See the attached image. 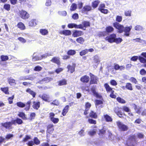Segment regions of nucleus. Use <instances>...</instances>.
Listing matches in <instances>:
<instances>
[{
    "label": "nucleus",
    "instance_id": "1",
    "mask_svg": "<svg viewBox=\"0 0 146 146\" xmlns=\"http://www.w3.org/2000/svg\"><path fill=\"white\" fill-rule=\"evenodd\" d=\"M23 123V121L21 119L17 117L15 119H12L11 121L6 122L4 123H1V125L5 129L10 130L13 129L12 125H16V124L20 125Z\"/></svg>",
    "mask_w": 146,
    "mask_h": 146
},
{
    "label": "nucleus",
    "instance_id": "2",
    "mask_svg": "<svg viewBox=\"0 0 146 146\" xmlns=\"http://www.w3.org/2000/svg\"><path fill=\"white\" fill-rule=\"evenodd\" d=\"M113 26L118 31L119 33H121L124 32V35L126 36H128L129 35V32L131 28V26L126 27L124 28L123 25H121L117 22H114L113 23Z\"/></svg>",
    "mask_w": 146,
    "mask_h": 146
},
{
    "label": "nucleus",
    "instance_id": "3",
    "mask_svg": "<svg viewBox=\"0 0 146 146\" xmlns=\"http://www.w3.org/2000/svg\"><path fill=\"white\" fill-rule=\"evenodd\" d=\"M137 144L136 135H130L129 137L126 142L127 146H135Z\"/></svg>",
    "mask_w": 146,
    "mask_h": 146
},
{
    "label": "nucleus",
    "instance_id": "4",
    "mask_svg": "<svg viewBox=\"0 0 146 146\" xmlns=\"http://www.w3.org/2000/svg\"><path fill=\"white\" fill-rule=\"evenodd\" d=\"M139 59L140 62L143 64H144L141 65L142 67L146 68V59L141 56H134L131 58V60L133 61H136L138 59Z\"/></svg>",
    "mask_w": 146,
    "mask_h": 146
},
{
    "label": "nucleus",
    "instance_id": "5",
    "mask_svg": "<svg viewBox=\"0 0 146 146\" xmlns=\"http://www.w3.org/2000/svg\"><path fill=\"white\" fill-rule=\"evenodd\" d=\"M19 16L22 19L25 20L29 17V14L26 11L21 10L19 12Z\"/></svg>",
    "mask_w": 146,
    "mask_h": 146
},
{
    "label": "nucleus",
    "instance_id": "6",
    "mask_svg": "<svg viewBox=\"0 0 146 146\" xmlns=\"http://www.w3.org/2000/svg\"><path fill=\"white\" fill-rule=\"evenodd\" d=\"M89 75L90 78V84L91 85L97 84L98 81V77L91 73H89Z\"/></svg>",
    "mask_w": 146,
    "mask_h": 146
},
{
    "label": "nucleus",
    "instance_id": "7",
    "mask_svg": "<svg viewBox=\"0 0 146 146\" xmlns=\"http://www.w3.org/2000/svg\"><path fill=\"white\" fill-rule=\"evenodd\" d=\"M116 124L118 128L122 131H126L127 130L128 127L127 125L123 124L120 121L116 122Z\"/></svg>",
    "mask_w": 146,
    "mask_h": 146
},
{
    "label": "nucleus",
    "instance_id": "8",
    "mask_svg": "<svg viewBox=\"0 0 146 146\" xmlns=\"http://www.w3.org/2000/svg\"><path fill=\"white\" fill-rule=\"evenodd\" d=\"M105 5L104 3H101L100 4L98 8V10L101 13L104 14H107L108 12V10L107 9H105Z\"/></svg>",
    "mask_w": 146,
    "mask_h": 146
},
{
    "label": "nucleus",
    "instance_id": "9",
    "mask_svg": "<svg viewBox=\"0 0 146 146\" xmlns=\"http://www.w3.org/2000/svg\"><path fill=\"white\" fill-rule=\"evenodd\" d=\"M116 37V35L115 34L113 33L106 37L105 39L109 43H112L114 42V38Z\"/></svg>",
    "mask_w": 146,
    "mask_h": 146
},
{
    "label": "nucleus",
    "instance_id": "10",
    "mask_svg": "<svg viewBox=\"0 0 146 146\" xmlns=\"http://www.w3.org/2000/svg\"><path fill=\"white\" fill-rule=\"evenodd\" d=\"M50 61L52 63L56 64L58 66H60L61 62L60 58L58 57H54L52 58L50 60Z\"/></svg>",
    "mask_w": 146,
    "mask_h": 146
},
{
    "label": "nucleus",
    "instance_id": "11",
    "mask_svg": "<svg viewBox=\"0 0 146 146\" xmlns=\"http://www.w3.org/2000/svg\"><path fill=\"white\" fill-rule=\"evenodd\" d=\"M91 106V105L90 103L88 102H86L85 104V109L84 113V115H86L88 114L89 111Z\"/></svg>",
    "mask_w": 146,
    "mask_h": 146
},
{
    "label": "nucleus",
    "instance_id": "12",
    "mask_svg": "<svg viewBox=\"0 0 146 146\" xmlns=\"http://www.w3.org/2000/svg\"><path fill=\"white\" fill-rule=\"evenodd\" d=\"M114 111L119 117L121 118L123 117V113L121 111L120 108L118 107H115L114 109Z\"/></svg>",
    "mask_w": 146,
    "mask_h": 146
},
{
    "label": "nucleus",
    "instance_id": "13",
    "mask_svg": "<svg viewBox=\"0 0 146 146\" xmlns=\"http://www.w3.org/2000/svg\"><path fill=\"white\" fill-rule=\"evenodd\" d=\"M91 90L94 95L96 98L100 99L102 98V97L101 95L99 94L98 93L96 92V88L95 87H92L91 89Z\"/></svg>",
    "mask_w": 146,
    "mask_h": 146
},
{
    "label": "nucleus",
    "instance_id": "14",
    "mask_svg": "<svg viewBox=\"0 0 146 146\" xmlns=\"http://www.w3.org/2000/svg\"><path fill=\"white\" fill-rule=\"evenodd\" d=\"M83 35L84 33L82 31L75 30L73 32L72 36L74 37H77Z\"/></svg>",
    "mask_w": 146,
    "mask_h": 146
},
{
    "label": "nucleus",
    "instance_id": "15",
    "mask_svg": "<svg viewBox=\"0 0 146 146\" xmlns=\"http://www.w3.org/2000/svg\"><path fill=\"white\" fill-rule=\"evenodd\" d=\"M76 66V64L75 63H73L72 66L68 65L67 66V68L68 69V71L70 72V73H72L75 71V67Z\"/></svg>",
    "mask_w": 146,
    "mask_h": 146
},
{
    "label": "nucleus",
    "instance_id": "16",
    "mask_svg": "<svg viewBox=\"0 0 146 146\" xmlns=\"http://www.w3.org/2000/svg\"><path fill=\"white\" fill-rule=\"evenodd\" d=\"M92 10V7L89 5H85L81 10L82 13H87L88 11Z\"/></svg>",
    "mask_w": 146,
    "mask_h": 146
},
{
    "label": "nucleus",
    "instance_id": "17",
    "mask_svg": "<svg viewBox=\"0 0 146 146\" xmlns=\"http://www.w3.org/2000/svg\"><path fill=\"white\" fill-rule=\"evenodd\" d=\"M47 133L50 134L53 133L54 130V125L52 124H50L47 126Z\"/></svg>",
    "mask_w": 146,
    "mask_h": 146
},
{
    "label": "nucleus",
    "instance_id": "18",
    "mask_svg": "<svg viewBox=\"0 0 146 146\" xmlns=\"http://www.w3.org/2000/svg\"><path fill=\"white\" fill-rule=\"evenodd\" d=\"M89 117L95 119H97L98 117V116L96 113L93 110H91L89 113V116H86V118H88Z\"/></svg>",
    "mask_w": 146,
    "mask_h": 146
},
{
    "label": "nucleus",
    "instance_id": "19",
    "mask_svg": "<svg viewBox=\"0 0 146 146\" xmlns=\"http://www.w3.org/2000/svg\"><path fill=\"white\" fill-rule=\"evenodd\" d=\"M80 80L83 83H87L90 80V78L88 76L84 75L80 78Z\"/></svg>",
    "mask_w": 146,
    "mask_h": 146
},
{
    "label": "nucleus",
    "instance_id": "20",
    "mask_svg": "<svg viewBox=\"0 0 146 146\" xmlns=\"http://www.w3.org/2000/svg\"><path fill=\"white\" fill-rule=\"evenodd\" d=\"M33 104L32 107L33 108L36 110H38L40 107V102L39 101H33Z\"/></svg>",
    "mask_w": 146,
    "mask_h": 146
},
{
    "label": "nucleus",
    "instance_id": "21",
    "mask_svg": "<svg viewBox=\"0 0 146 146\" xmlns=\"http://www.w3.org/2000/svg\"><path fill=\"white\" fill-rule=\"evenodd\" d=\"M59 34L65 36H69L71 34V31L68 30H65L61 31L59 32Z\"/></svg>",
    "mask_w": 146,
    "mask_h": 146
},
{
    "label": "nucleus",
    "instance_id": "22",
    "mask_svg": "<svg viewBox=\"0 0 146 146\" xmlns=\"http://www.w3.org/2000/svg\"><path fill=\"white\" fill-rule=\"evenodd\" d=\"M40 98L44 101L49 102L50 97L48 95L46 94H43L41 96H40Z\"/></svg>",
    "mask_w": 146,
    "mask_h": 146
},
{
    "label": "nucleus",
    "instance_id": "23",
    "mask_svg": "<svg viewBox=\"0 0 146 146\" xmlns=\"http://www.w3.org/2000/svg\"><path fill=\"white\" fill-rule=\"evenodd\" d=\"M7 81L9 85L11 86H14L16 84L15 80L11 77L7 79Z\"/></svg>",
    "mask_w": 146,
    "mask_h": 146
},
{
    "label": "nucleus",
    "instance_id": "24",
    "mask_svg": "<svg viewBox=\"0 0 146 146\" xmlns=\"http://www.w3.org/2000/svg\"><path fill=\"white\" fill-rule=\"evenodd\" d=\"M17 115L23 120H27V115L24 112H20L17 114Z\"/></svg>",
    "mask_w": 146,
    "mask_h": 146
},
{
    "label": "nucleus",
    "instance_id": "25",
    "mask_svg": "<svg viewBox=\"0 0 146 146\" xmlns=\"http://www.w3.org/2000/svg\"><path fill=\"white\" fill-rule=\"evenodd\" d=\"M69 109V105H67L66 106L63 108L62 113V114L63 116L66 115V113L68 112V110Z\"/></svg>",
    "mask_w": 146,
    "mask_h": 146
},
{
    "label": "nucleus",
    "instance_id": "26",
    "mask_svg": "<svg viewBox=\"0 0 146 146\" xmlns=\"http://www.w3.org/2000/svg\"><path fill=\"white\" fill-rule=\"evenodd\" d=\"M114 29L111 26H108L105 28V31L107 33H110L113 31Z\"/></svg>",
    "mask_w": 146,
    "mask_h": 146
},
{
    "label": "nucleus",
    "instance_id": "27",
    "mask_svg": "<svg viewBox=\"0 0 146 146\" xmlns=\"http://www.w3.org/2000/svg\"><path fill=\"white\" fill-rule=\"evenodd\" d=\"M104 86L107 92H111L112 91H113L112 90V88L107 83H105L104 84Z\"/></svg>",
    "mask_w": 146,
    "mask_h": 146
},
{
    "label": "nucleus",
    "instance_id": "28",
    "mask_svg": "<svg viewBox=\"0 0 146 146\" xmlns=\"http://www.w3.org/2000/svg\"><path fill=\"white\" fill-rule=\"evenodd\" d=\"M114 68L116 70H117L119 69L120 70H124L125 68V67L123 66H119L117 64H114Z\"/></svg>",
    "mask_w": 146,
    "mask_h": 146
},
{
    "label": "nucleus",
    "instance_id": "29",
    "mask_svg": "<svg viewBox=\"0 0 146 146\" xmlns=\"http://www.w3.org/2000/svg\"><path fill=\"white\" fill-rule=\"evenodd\" d=\"M58 85L59 86L65 85L67 84V81L65 79H63L58 82Z\"/></svg>",
    "mask_w": 146,
    "mask_h": 146
},
{
    "label": "nucleus",
    "instance_id": "30",
    "mask_svg": "<svg viewBox=\"0 0 146 146\" xmlns=\"http://www.w3.org/2000/svg\"><path fill=\"white\" fill-rule=\"evenodd\" d=\"M17 27L20 30H23L25 29L26 27L24 24L21 22H20L17 24Z\"/></svg>",
    "mask_w": 146,
    "mask_h": 146
},
{
    "label": "nucleus",
    "instance_id": "31",
    "mask_svg": "<svg viewBox=\"0 0 146 146\" xmlns=\"http://www.w3.org/2000/svg\"><path fill=\"white\" fill-rule=\"evenodd\" d=\"M104 117L106 122H111L113 119L112 117L109 115L106 114L103 115Z\"/></svg>",
    "mask_w": 146,
    "mask_h": 146
},
{
    "label": "nucleus",
    "instance_id": "32",
    "mask_svg": "<svg viewBox=\"0 0 146 146\" xmlns=\"http://www.w3.org/2000/svg\"><path fill=\"white\" fill-rule=\"evenodd\" d=\"M26 92L31 95L33 98H34L35 97L36 93L34 92L31 90L30 88H27L26 90Z\"/></svg>",
    "mask_w": 146,
    "mask_h": 146
},
{
    "label": "nucleus",
    "instance_id": "33",
    "mask_svg": "<svg viewBox=\"0 0 146 146\" xmlns=\"http://www.w3.org/2000/svg\"><path fill=\"white\" fill-rule=\"evenodd\" d=\"M100 3V1L99 0L94 1L92 2V6L94 8H96L98 6Z\"/></svg>",
    "mask_w": 146,
    "mask_h": 146
},
{
    "label": "nucleus",
    "instance_id": "34",
    "mask_svg": "<svg viewBox=\"0 0 146 146\" xmlns=\"http://www.w3.org/2000/svg\"><path fill=\"white\" fill-rule=\"evenodd\" d=\"M0 90L5 94L8 95L9 94V88L8 87L1 88Z\"/></svg>",
    "mask_w": 146,
    "mask_h": 146
},
{
    "label": "nucleus",
    "instance_id": "35",
    "mask_svg": "<svg viewBox=\"0 0 146 146\" xmlns=\"http://www.w3.org/2000/svg\"><path fill=\"white\" fill-rule=\"evenodd\" d=\"M76 40L78 43L80 44H83L85 41L84 39L82 37H80L77 38Z\"/></svg>",
    "mask_w": 146,
    "mask_h": 146
},
{
    "label": "nucleus",
    "instance_id": "36",
    "mask_svg": "<svg viewBox=\"0 0 146 146\" xmlns=\"http://www.w3.org/2000/svg\"><path fill=\"white\" fill-rule=\"evenodd\" d=\"M53 80L52 77H46L44 78L42 80V82H45V83H48L51 81Z\"/></svg>",
    "mask_w": 146,
    "mask_h": 146
},
{
    "label": "nucleus",
    "instance_id": "37",
    "mask_svg": "<svg viewBox=\"0 0 146 146\" xmlns=\"http://www.w3.org/2000/svg\"><path fill=\"white\" fill-rule=\"evenodd\" d=\"M76 51L74 50L70 49L68 50L67 52V55L69 56H73L76 54Z\"/></svg>",
    "mask_w": 146,
    "mask_h": 146
},
{
    "label": "nucleus",
    "instance_id": "38",
    "mask_svg": "<svg viewBox=\"0 0 146 146\" xmlns=\"http://www.w3.org/2000/svg\"><path fill=\"white\" fill-rule=\"evenodd\" d=\"M29 25L30 26L33 27L36 25V21L35 19H33L29 22Z\"/></svg>",
    "mask_w": 146,
    "mask_h": 146
},
{
    "label": "nucleus",
    "instance_id": "39",
    "mask_svg": "<svg viewBox=\"0 0 146 146\" xmlns=\"http://www.w3.org/2000/svg\"><path fill=\"white\" fill-rule=\"evenodd\" d=\"M40 32L42 35H47L48 33V31L45 29H40Z\"/></svg>",
    "mask_w": 146,
    "mask_h": 146
},
{
    "label": "nucleus",
    "instance_id": "40",
    "mask_svg": "<svg viewBox=\"0 0 146 146\" xmlns=\"http://www.w3.org/2000/svg\"><path fill=\"white\" fill-rule=\"evenodd\" d=\"M31 104V100H29L28 101L26 104V107L25 108V110L26 111H27L29 110L30 108Z\"/></svg>",
    "mask_w": 146,
    "mask_h": 146
},
{
    "label": "nucleus",
    "instance_id": "41",
    "mask_svg": "<svg viewBox=\"0 0 146 146\" xmlns=\"http://www.w3.org/2000/svg\"><path fill=\"white\" fill-rule=\"evenodd\" d=\"M125 87L127 89L129 90H133L132 85L130 83H127L126 84Z\"/></svg>",
    "mask_w": 146,
    "mask_h": 146
},
{
    "label": "nucleus",
    "instance_id": "42",
    "mask_svg": "<svg viewBox=\"0 0 146 146\" xmlns=\"http://www.w3.org/2000/svg\"><path fill=\"white\" fill-rule=\"evenodd\" d=\"M82 24L84 28V27L86 28L87 27L90 26V23L88 21H84L83 22Z\"/></svg>",
    "mask_w": 146,
    "mask_h": 146
},
{
    "label": "nucleus",
    "instance_id": "43",
    "mask_svg": "<svg viewBox=\"0 0 146 146\" xmlns=\"http://www.w3.org/2000/svg\"><path fill=\"white\" fill-rule=\"evenodd\" d=\"M116 100L118 102L121 104H124L126 103L125 101L119 97L116 98Z\"/></svg>",
    "mask_w": 146,
    "mask_h": 146
},
{
    "label": "nucleus",
    "instance_id": "44",
    "mask_svg": "<svg viewBox=\"0 0 146 146\" xmlns=\"http://www.w3.org/2000/svg\"><path fill=\"white\" fill-rule=\"evenodd\" d=\"M3 8L5 10L9 11L11 9V5L9 4H5L3 5Z\"/></svg>",
    "mask_w": 146,
    "mask_h": 146
},
{
    "label": "nucleus",
    "instance_id": "45",
    "mask_svg": "<svg viewBox=\"0 0 146 146\" xmlns=\"http://www.w3.org/2000/svg\"><path fill=\"white\" fill-rule=\"evenodd\" d=\"M33 141L34 143V144H35L36 145H38L40 143V141L36 137H35L34 138Z\"/></svg>",
    "mask_w": 146,
    "mask_h": 146
},
{
    "label": "nucleus",
    "instance_id": "46",
    "mask_svg": "<svg viewBox=\"0 0 146 146\" xmlns=\"http://www.w3.org/2000/svg\"><path fill=\"white\" fill-rule=\"evenodd\" d=\"M16 105L19 107L21 108H23L25 106V104L21 102H17Z\"/></svg>",
    "mask_w": 146,
    "mask_h": 146
},
{
    "label": "nucleus",
    "instance_id": "47",
    "mask_svg": "<svg viewBox=\"0 0 146 146\" xmlns=\"http://www.w3.org/2000/svg\"><path fill=\"white\" fill-rule=\"evenodd\" d=\"M122 16L119 15H117L116 16L115 18V20L116 21V22L119 23H120L122 21Z\"/></svg>",
    "mask_w": 146,
    "mask_h": 146
},
{
    "label": "nucleus",
    "instance_id": "48",
    "mask_svg": "<svg viewBox=\"0 0 146 146\" xmlns=\"http://www.w3.org/2000/svg\"><path fill=\"white\" fill-rule=\"evenodd\" d=\"M108 34L106 31L100 32L98 34L99 36L100 37H104L107 36Z\"/></svg>",
    "mask_w": 146,
    "mask_h": 146
},
{
    "label": "nucleus",
    "instance_id": "49",
    "mask_svg": "<svg viewBox=\"0 0 146 146\" xmlns=\"http://www.w3.org/2000/svg\"><path fill=\"white\" fill-rule=\"evenodd\" d=\"M1 58L2 61H5L9 60V58L8 56L2 55L1 56Z\"/></svg>",
    "mask_w": 146,
    "mask_h": 146
},
{
    "label": "nucleus",
    "instance_id": "50",
    "mask_svg": "<svg viewBox=\"0 0 146 146\" xmlns=\"http://www.w3.org/2000/svg\"><path fill=\"white\" fill-rule=\"evenodd\" d=\"M88 53V49L83 50L80 52V55L81 56L85 55Z\"/></svg>",
    "mask_w": 146,
    "mask_h": 146
},
{
    "label": "nucleus",
    "instance_id": "51",
    "mask_svg": "<svg viewBox=\"0 0 146 146\" xmlns=\"http://www.w3.org/2000/svg\"><path fill=\"white\" fill-rule=\"evenodd\" d=\"M132 11L131 10H126L125 11L124 14L127 17H130L131 16Z\"/></svg>",
    "mask_w": 146,
    "mask_h": 146
},
{
    "label": "nucleus",
    "instance_id": "52",
    "mask_svg": "<svg viewBox=\"0 0 146 146\" xmlns=\"http://www.w3.org/2000/svg\"><path fill=\"white\" fill-rule=\"evenodd\" d=\"M122 40V39L120 38H115L114 42H115L117 44H119L121 42Z\"/></svg>",
    "mask_w": 146,
    "mask_h": 146
},
{
    "label": "nucleus",
    "instance_id": "53",
    "mask_svg": "<svg viewBox=\"0 0 146 146\" xmlns=\"http://www.w3.org/2000/svg\"><path fill=\"white\" fill-rule=\"evenodd\" d=\"M36 116V114L35 113H31L30 114L29 119L31 121L34 119Z\"/></svg>",
    "mask_w": 146,
    "mask_h": 146
},
{
    "label": "nucleus",
    "instance_id": "54",
    "mask_svg": "<svg viewBox=\"0 0 146 146\" xmlns=\"http://www.w3.org/2000/svg\"><path fill=\"white\" fill-rule=\"evenodd\" d=\"M88 122L91 124H96V121L92 118H89L88 119Z\"/></svg>",
    "mask_w": 146,
    "mask_h": 146
},
{
    "label": "nucleus",
    "instance_id": "55",
    "mask_svg": "<svg viewBox=\"0 0 146 146\" xmlns=\"http://www.w3.org/2000/svg\"><path fill=\"white\" fill-rule=\"evenodd\" d=\"M77 8V5L74 3L72 4L70 7V10L71 11H74L76 10Z\"/></svg>",
    "mask_w": 146,
    "mask_h": 146
},
{
    "label": "nucleus",
    "instance_id": "56",
    "mask_svg": "<svg viewBox=\"0 0 146 146\" xmlns=\"http://www.w3.org/2000/svg\"><path fill=\"white\" fill-rule=\"evenodd\" d=\"M42 69V68L39 66H37L34 68V70L36 71H40Z\"/></svg>",
    "mask_w": 146,
    "mask_h": 146
},
{
    "label": "nucleus",
    "instance_id": "57",
    "mask_svg": "<svg viewBox=\"0 0 146 146\" xmlns=\"http://www.w3.org/2000/svg\"><path fill=\"white\" fill-rule=\"evenodd\" d=\"M14 98V96L13 95L11 97L8 98L7 100H8L9 103L11 104L13 103V100Z\"/></svg>",
    "mask_w": 146,
    "mask_h": 146
},
{
    "label": "nucleus",
    "instance_id": "58",
    "mask_svg": "<svg viewBox=\"0 0 146 146\" xmlns=\"http://www.w3.org/2000/svg\"><path fill=\"white\" fill-rule=\"evenodd\" d=\"M129 80L131 82L134 83L135 84H137L138 82L136 79L133 77H131Z\"/></svg>",
    "mask_w": 146,
    "mask_h": 146
},
{
    "label": "nucleus",
    "instance_id": "59",
    "mask_svg": "<svg viewBox=\"0 0 146 146\" xmlns=\"http://www.w3.org/2000/svg\"><path fill=\"white\" fill-rule=\"evenodd\" d=\"M122 109L123 111L127 112H129L130 111V109L126 106H123L122 107Z\"/></svg>",
    "mask_w": 146,
    "mask_h": 146
},
{
    "label": "nucleus",
    "instance_id": "60",
    "mask_svg": "<svg viewBox=\"0 0 146 146\" xmlns=\"http://www.w3.org/2000/svg\"><path fill=\"white\" fill-rule=\"evenodd\" d=\"M76 29H83L84 30H86V28L84 29L83 28V27L82 24H79L78 25H77L76 24Z\"/></svg>",
    "mask_w": 146,
    "mask_h": 146
},
{
    "label": "nucleus",
    "instance_id": "61",
    "mask_svg": "<svg viewBox=\"0 0 146 146\" xmlns=\"http://www.w3.org/2000/svg\"><path fill=\"white\" fill-rule=\"evenodd\" d=\"M53 123L56 124L59 121V119L57 118H54L50 120Z\"/></svg>",
    "mask_w": 146,
    "mask_h": 146
},
{
    "label": "nucleus",
    "instance_id": "62",
    "mask_svg": "<svg viewBox=\"0 0 146 146\" xmlns=\"http://www.w3.org/2000/svg\"><path fill=\"white\" fill-rule=\"evenodd\" d=\"M76 24L75 23H69L68 25V27L69 28H74L76 29Z\"/></svg>",
    "mask_w": 146,
    "mask_h": 146
},
{
    "label": "nucleus",
    "instance_id": "63",
    "mask_svg": "<svg viewBox=\"0 0 146 146\" xmlns=\"http://www.w3.org/2000/svg\"><path fill=\"white\" fill-rule=\"evenodd\" d=\"M13 137V134H7L5 138L7 139V140L9 139H11Z\"/></svg>",
    "mask_w": 146,
    "mask_h": 146
},
{
    "label": "nucleus",
    "instance_id": "64",
    "mask_svg": "<svg viewBox=\"0 0 146 146\" xmlns=\"http://www.w3.org/2000/svg\"><path fill=\"white\" fill-rule=\"evenodd\" d=\"M139 73L141 75H145L146 74V71L144 69H142L140 70Z\"/></svg>",
    "mask_w": 146,
    "mask_h": 146
}]
</instances>
